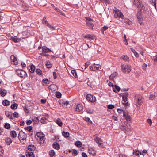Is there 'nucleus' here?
<instances>
[{
	"label": "nucleus",
	"mask_w": 157,
	"mask_h": 157,
	"mask_svg": "<svg viewBox=\"0 0 157 157\" xmlns=\"http://www.w3.org/2000/svg\"><path fill=\"white\" fill-rule=\"evenodd\" d=\"M35 138L36 139L38 142L40 144H42L44 143L45 138V135L41 132H38L36 133Z\"/></svg>",
	"instance_id": "obj_1"
},
{
	"label": "nucleus",
	"mask_w": 157,
	"mask_h": 157,
	"mask_svg": "<svg viewBox=\"0 0 157 157\" xmlns=\"http://www.w3.org/2000/svg\"><path fill=\"white\" fill-rule=\"evenodd\" d=\"M121 67L123 72L124 73H128L131 71V66L127 64L121 65Z\"/></svg>",
	"instance_id": "obj_2"
},
{
	"label": "nucleus",
	"mask_w": 157,
	"mask_h": 157,
	"mask_svg": "<svg viewBox=\"0 0 157 157\" xmlns=\"http://www.w3.org/2000/svg\"><path fill=\"white\" fill-rule=\"evenodd\" d=\"M18 138L21 142L24 144H25V142H22L21 140H25L27 138V135L24 132L21 130L19 132L18 135Z\"/></svg>",
	"instance_id": "obj_3"
},
{
	"label": "nucleus",
	"mask_w": 157,
	"mask_h": 157,
	"mask_svg": "<svg viewBox=\"0 0 157 157\" xmlns=\"http://www.w3.org/2000/svg\"><path fill=\"white\" fill-rule=\"evenodd\" d=\"M17 75L21 78H25L27 76V74L23 70L17 69L16 71Z\"/></svg>",
	"instance_id": "obj_4"
},
{
	"label": "nucleus",
	"mask_w": 157,
	"mask_h": 157,
	"mask_svg": "<svg viewBox=\"0 0 157 157\" xmlns=\"http://www.w3.org/2000/svg\"><path fill=\"white\" fill-rule=\"evenodd\" d=\"M133 4L139 9L145 8L144 5L142 3V2L140 0H134Z\"/></svg>",
	"instance_id": "obj_5"
},
{
	"label": "nucleus",
	"mask_w": 157,
	"mask_h": 157,
	"mask_svg": "<svg viewBox=\"0 0 157 157\" xmlns=\"http://www.w3.org/2000/svg\"><path fill=\"white\" fill-rule=\"evenodd\" d=\"M144 8L139 9L138 11L137 14V18L138 21H140L142 19V13L144 12Z\"/></svg>",
	"instance_id": "obj_6"
},
{
	"label": "nucleus",
	"mask_w": 157,
	"mask_h": 157,
	"mask_svg": "<svg viewBox=\"0 0 157 157\" xmlns=\"http://www.w3.org/2000/svg\"><path fill=\"white\" fill-rule=\"evenodd\" d=\"M135 100L137 102L139 105H140L143 101V98L140 95H138L137 94H135Z\"/></svg>",
	"instance_id": "obj_7"
},
{
	"label": "nucleus",
	"mask_w": 157,
	"mask_h": 157,
	"mask_svg": "<svg viewBox=\"0 0 157 157\" xmlns=\"http://www.w3.org/2000/svg\"><path fill=\"white\" fill-rule=\"evenodd\" d=\"M114 16L115 18H123L124 15L122 12H120L119 10L115 11L114 12Z\"/></svg>",
	"instance_id": "obj_8"
},
{
	"label": "nucleus",
	"mask_w": 157,
	"mask_h": 157,
	"mask_svg": "<svg viewBox=\"0 0 157 157\" xmlns=\"http://www.w3.org/2000/svg\"><path fill=\"white\" fill-rule=\"evenodd\" d=\"M86 99L91 102H94L96 101V98L95 96L90 94H87L86 96Z\"/></svg>",
	"instance_id": "obj_9"
},
{
	"label": "nucleus",
	"mask_w": 157,
	"mask_h": 157,
	"mask_svg": "<svg viewBox=\"0 0 157 157\" xmlns=\"http://www.w3.org/2000/svg\"><path fill=\"white\" fill-rule=\"evenodd\" d=\"M95 141L98 144V145L99 146H101L103 148L105 147L102 144V141L101 138L98 137H96Z\"/></svg>",
	"instance_id": "obj_10"
},
{
	"label": "nucleus",
	"mask_w": 157,
	"mask_h": 157,
	"mask_svg": "<svg viewBox=\"0 0 157 157\" xmlns=\"http://www.w3.org/2000/svg\"><path fill=\"white\" fill-rule=\"evenodd\" d=\"M10 59L12 60V63L13 64L17 65L18 63L17 58L14 55H12L10 56Z\"/></svg>",
	"instance_id": "obj_11"
},
{
	"label": "nucleus",
	"mask_w": 157,
	"mask_h": 157,
	"mask_svg": "<svg viewBox=\"0 0 157 157\" xmlns=\"http://www.w3.org/2000/svg\"><path fill=\"white\" fill-rule=\"evenodd\" d=\"M52 147L53 148L57 150H59L60 149V148L59 144L56 142H54L52 144Z\"/></svg>",
	"instance_id": "obj_12"
},
{
	"label": "nucleus",
	"mask_w": 157,
	"mask_h": 157,
	"mask_svg": "<svg viewBox=\"0 0 157 157\" xmlns=\"http://www.w3.org/2000/svg\"><path fill=\"white\" fill-rule=\"evenodd\" d=\"M7 93L6 91L3 88H1L0 90V94L2 97H4L5 96Z\"/></svg>",
	"instance_id": "obj_13"
},
{
	"label": "nucleus",
	"mask_w": 157,
	"mask_h": 157,
	"mask_svg": "<svg viewBox=\"0 0 157 157\" xmlns=\"http://www.w3.org/2000/svg\"><path fill=\"white\" fill-rule=\"evenodd\" d=\"M42 51L43 52L45 53L49 52L51 51L50 49L44 46L42 47Z\"/></svg>",
	"instance_id": "obj_14"
},
{
	"label": "nucleus",
	"mask_w": 157,
	"mask_h": 157,
	"mask_svg": "<svg viewBox=\"0 0 157 157\" xmlns=\"http://www.w3.org/2000/svg\"><path fill=\"white\" fill-rule=\"evenodd\" d=\"M121 58L125 62H129V57L127 55H123L121 57Z\"/></svg>",
	"instance_id": "obj_15"
},
{
	"label": "nucleus",
	"mask_w": 157,
	"mask_h": 157,
	"mask_svg": "<svg viewBox=\"0 0 157 157\" xmlns=\"http://www.w3.org/2000/svg\"><path fill=\"white\" fill-rule=\"evenodd\" d=\"M83 107L82 105L79 104L76 106V110L78 112H80L82 110Z\"/></svg>",
	"instance_id": "obj_16"
},
{
	"label": "nucleus",
	"mask_w": 157,
	"mask_h": 157,
	"mask_svg": "<svg viewBox=\"0 0 157 157\" xmlns=\"http://www.w3.org/2000/svg\"><path fill=\"white\" fill-rule=\"evenodd\" d=\"M113 90L116 93H117V91H119L120 90V88L116 85H115L114 87H113Z\"/></svg>",
	"instance_id": "obj_17"
},
{
	"label": "nucleus",
	"mask_w": 157,
	"mask_h": 157,
	"mask_svg": "<svg viewBox=\"0 0 157 157\" xmlns=\"http://www.w3.org/2000/svg\"><path fill=\"white\" fill-rule=\"evenodd\" d=\"M21 6L23 11H26L28 9V6L26 3H22L21 4Z\"/></svg>",
	"instance_id": "obj_18"
},
{
	"label": "nucleus",
	"mask_w": 157,
	"mask_h": 157,
	"mask_svg": "<svg viewBox=\"0 0 157 157\" xmlns=\"http://www.w3.org/2000/svg\"><path fill=\"white\" fill-rule=\"evenodd\" d=\"M84 37L85 39H94L95 36H94V35L88 34L85 35L84 36Z\"/></svg>",
	"instance_id": "obj_19"
},
{
	"label": "nucleus",
	"mask_w": 157,
	"mask_h": 157,
	"mask_svg": "<svg viewBox=\"0 0 157 157\" xmlns=\"http://www.w3.org/2000/svg\"><path fill=\"white\" fill-rule=\"evenodd\" d=\"M88 152L90 154L92 155L93 156H95L96 154L95 151L93 148L89 149Z\"/></svg>",
	"instance_id": "obj_20"
},
{
	"label": "nucleus",
	"mask_w": 157,
	"mask_h": 157,
	"mask_svg": "<svg viewBox=\"0 0 157 157\" xmlns=\"http://www.w3.org/2000/svg\"><path fill=\"white\" fill-rule=\"evenodd\" d=\"M35 66L33 64L31 65L30 67L29 68V71L31 73H33L35 70Z\"/></svg>",
	"instance_id": "obj_21"
},
{
	"label": "nucleus",
	"mask_w": 157,
	"mask_h": 157,
	"mask_svg": "<svg viewBox=\"0 0 157 157\" xmlns=\"http://www.w3.org/2000/svg\"><path fill=\"white\" fill-rule=\"evenodd\" d=\"M87 26L90 29H93V27L94 26V25L91 22H86Z\"/></svg>",
	"instance_id": "obj_22"
},
{
	"label": "nucleus",
	"mask_w": 157,
	"mask_h": 157,
	"mask_svg": "<svg viewBox=\"0 0 157 157\" xmlns=\"http://www.w3.org/2000/svg\"><path fill=\"white\" fill-rule=\"evenodd\" d=\"M5 140L6 144L8 145H9L12 142V140L11 139L10 137L6 138Z\"/></svg>",
	"instance_id": "obj_23"
},
{
	"label": "nucleus",
	"mask_w": 157,
	"mask_h": 157,
	"mask_svg": "<svg viewBox=\"0 0 157 157\" xmlns=\"http://www.w3.org/2000/svg\"><path fill=\"white\" fill-rule=\"evenodd\" d=\"M26 155L27 157H34V156L33 153L31 151L27 152Z\"/></svg>",
	"instance_id": "obj_24"
},
{
	"label": "nucleus",
	"mask_w": 157,
	"mask_h": 157,
	"mask_svg": "<svg viewBox=\"0 0 157 157\" xmlns=\"http://www.w3.org/2000/svg\"><path fill=\"white\" fill-rule=\"evenodd\" d=\"M32 121L35 124H38L39 122V120L37 117H32Z\"/></svg>",
	"instance_id": "obj_25"
},
{
	"label": "nucleus",
	"mask_w": 157,
	"mask_h": 157,
	"mask_svg": "<svg viewBox=\"0 0 157 157\" xmlns=\"http://www.w3.org/2000/svg\"><path fill=\"white\" fill-rule=\"evenodd\" d=\"M24 129L25 130H27L29 132H33V127L31 126H29L26 127H25Z\"/></svg>",
	"instance_id": "obj_26"
},
{
	"label": "nucleus",
	"mask_w": 157,
	"mask_h": 157,
	"mask_svg": "<svg viewBox=\"0 0 157 157\" xmlns=\"http://www.w3.org/2000/svg\"><path fill=\"white\" fill-rule=\"evenodd\" d=\"M36 149L35 147L33 145H29L28 147V149L31 151H34Z\"/></svg>",
	"instance_id": "obj_27"
},
{
	"label": "nucleus",
	"mask_w": 157,
	"mask_h": 157,
	"mask_svg": "<svg viewBox=\"0 0 157 157\" xmlns=\"http://www.w3.org/2000/svg\"><path fill=\"white\" fill-rule=\"evenodd\" d=\"M5 114L10 119H13V117L12 115V114L10 115V112H9L7 111H5Z\"/></svg>",
	"instance_id": "obj_28"
},
{
	"label": "nucleus",
	"mask_w": 157,
	"mask_h": 157,
	"mask_svg": "<svg viewBox=\"0 0 157 157\" xmlns=\"http://www.w3.org/2000/svg\"><path fill=\"white\" fill-rule=\"evenodd\" d=\"M11 136L13 138L16 137L17 136V134L16 131L14 130L11 131L10 132Z\"/></svg>",
	"instance_id": "obj_29"
},
{
	"label": "nucleus",
	"mask_w": 157,
	"mask_h": 157,
	"mask_svg": "<svg viewBox=\"0 0 157 157\" xmlns=\"http://www.w3.org/2000/svg\"><path fill=\"white\" fill-rule=\"evenodd\" d=\"M56 122L59 126L61 127L62 125V122L60 118L57 119Z\"/></svg>",
	"instance_id": "obj_30"
},
{
	"label": "nucleus",
	"mask_w": 157,
	"mask_h": 157,
	"mask_svg": "<svg viewBox=\"0 0 157 157\" xmlns=\"http://www.w3.org/2000/svg\"><path fill=\"white\" fill-rule=\"evenodd\" d=\"M49 154L50 157H53L55 155V153L53 150H51L49 152Z\"/></svg>",
	"instance_id": "obj_31"
},
{
	"label": "nucleus",
	"mask_w": 157,
	"mask_h": 157,
	"mask_svg": "<svg viewBox=\"0 0 157 157\" xmlns=\"http://www.w3.org/2000/svg\"><path fill=\"white\" fill-rule=\"evenodd\" d=\"M133 154L135 155H141L140 152L138 150H133Z\"/></svg>",
	"instance_id": "obj_32"
},
{
	"label": "nucleus",
	"mask_w": 157,
	"mask_h": 157,
	"mask_svg": "<svg viewBox=\"0 0 157 157\" xmlns=\"http://www.w3.org/2000/svg\"><path fill=\"white\" fill-rule=\"evenodd\" d=\"M2 103L4 106H7L10 104V102L7 100H5L3 101Z\"/></svg>",
	"instance_id": "obj_33"
},
{
	"label": "nucleus",
	"mask_w": 157,
	"mask_h": 157,
	"mask_svg": "<svg viewBox=\"0 0 157 157\" xmlns=\"http://www.w3.org/2000/svg\"><path fill=\"white\" fill-rule=\"evenodd\" d=\"M86 112L89 114H93L94 112V110L93 109H87L86 110Z\"/></svg>",
	"instance_id": "obj_34"
},
{
	"label": "nucleus",
	"mask_w": 157,
	"mask_h": 157,
	"mask_svg": "<svg viewBox=\"0 0 157 157\" xmlns=\"http://www.w3.org/2000/svg\"><path fill=\"white\" fill-rule=\"evenodd\" d=\"M62 134L66 138L68 137L69 136V133L67 132L63 131L62 132Z\"/></svg>",
	"instance_id": "obj_35"
},
{
	"label": "nucleus",
	"mask_w": 157,
	"mask_h": 157,
	"mask_svg": "<svg viewBox=\"0 0 157 157\" xmlns=\"http://www.w3.org/2000/svg\"><path fill=\"white\" fill-rule=\"evenodd\" d=\"M42 23L44 24L46 26V25H48V24H49V23H48V22L47 21V20H46V17H44L43 18V20H42Z\"/></svg>",
	"instance_id": "obj_36"
},
{
	"label": "nucleus",
	"mask_w": 157,
	"mask_h": 157,
	"mask_svg": "<svg viewBox=\"0 0 157 157\" xmlns=\"http://www.w3.org/2000/svg\"><path fill=\"white\" fill-rule=\"evenodd\" d=\"M17 104L14 103L11 105V108L12 109H15L17 108Z\"/></svg>",
	"instance_id": "obj_37"
},
{
	"label": "nucleus",
	"mask_w": 157,
	"mask_h": 157,
	"mask_svg": "<svg viewBox=\"0 0 157 157\" xmlns=\"http://www.w3.org/2000/svg\"><path fill=\"white\" fill-rule=\"evenodd\" d=\"M120 128L125 132H127V129H126L125 125H121L120 127Z\"/></svg>",
	"instance_id": "obj_38"
},
{
	"label": "nucleus",
	"mask_w": 157,
	"mask_h": 157,
	"mask_svg": "<svg viewBox=\"0 0 157 157\" xmlns=\"http://www.w3.org/2000/svg\"><path fill=\"white\" fill-rule=\"evenodd\" d=\"M75 145L78 147H81L82 145V143L79 141H77L75 143Z\"/></svg>",
	"instance_id": "obj_39"
},
{
	"label": "nucleus",
	"mask_w": 157,
	"mask_h": 157,
	"mask_svg": "<svg viewBox=\"0 0 157 157\" xmlns=\"http://www.w3.org/2000/svg\"><path fill=\"white\" fill-rule=\"evenodd\" d=\"M10 125L8 123H6L5 124L4 127L7 129H9L10 128Z\"/></svg>",
	"instance_id": "obj_40"
},
{
	"label": "nucleus",
	"mask_w": 157,
	"mask_h": 157,
	"mask_svg": "<svg viewBox=\"0 0 157 157\" xmlns=\"http://www.w3.org/2000/svg\"><path fill=\"white\" fill-rule=\"evenodd\" d=\"M45 65L47 68H51L52 66V64L49 62L47 61Z\"/></svg>",
	"instance_id": "obj_41"
},
{
	"label": "nucleus",
	"mask_w": 157,
	"mask_h": 157,
	"mask_svg": "<svg viewBox=\"0 0 157 157\" xmlns=\"http://www.w3.org/2000/svg\"><path fill=\"white\" fill-rule=\"evenodd\" d=\"M61 95L62 94L59 91H57L56 93V96L58 98H60L61 97Z\"/></svg>",
	"instance_id": "obj_42"
},
{
	"label": "nucleus",
	"mask_w": 157,
	"mask_h": 157,
	"mask_svg": "<svg viewBox=\"0 0 157 157\" xmlns=\"http://www.w3.org/2000/svg\"><path fill=\"white\" fill-rule=\"evenodd\" d=\"M124 21L125 23H127L129 25H130L132 23L131 21L128 19H125L124 20Z\"/></svg>",
	"instance_id": "obj_43"
},
{
	"label": "nucleus",
	"mask_w": 157,
	"mask_h": 157,
	"mask_svg": "<svg viewBox=\"0 0 157 157\" xmlns=\"http://www.w3.org/2000/svg\"><path fill=\"white\" fill-rule=\"evenodd\" d=\"M125 127H126V129H127V131H129L131 130V126L129 124H128L127 123V124L126 125H125Z\"/></svg>",
	"instance_id": "obj_44"
},
{
	"label": "nucleus",
	"mask_w": 157,
	"mask_h": 157,
	"mask_svg": "<svg viewBox=\"0 0 157 157\" xmlns=\"http://www.w3.org/2000/svg\"><path fill=\"white\" fill-rule=\"evenodd\" d=\"M71 152L72 153L74 154V156H75L77 155L78 153V151L75 149H73L72 150Z\"/></svg>",
	"instance_id": "obj_45"
},
{
	"label": "nucleus",
	"mask_w": 157,
	"mask_h": 157,
	"mask_svg": "<svg viewBox=\"0 0 157 157\" xmlns=\"http://www.w3.org/2000/svg\"><path fill=\"white\" fill-rule=\"evenodd\" d=\"M13 40V41L15 43L18 42L20 40V39L17 38L16 36H14Z\"/></svg>",
	"instance_id": "obj_46"
},
{
	"label": "nucleus",
	"mask_w": 157,
	"mask_h": 157,
	"mask_svg": "<svg viewBox=\"0 0 157 157\" xmlns=\"http://www.w3.org/2000/svg\"><path fill=\"white\" fill-rule=\"evenodd\" d=\"M84 119L86 121L89 122L90 124H91L92 123V121L88 117H85L84 118Z\"/></svg>",
	"instance_id": "obj_47"
},
{
	"label": "nucleus",
	"mask_w": 157,
	"mask_h": 157,
	"mask_svg": "<svg viewBox=\"0 0 157 157\" xmlns=\"http://www.w3.org/2000/svg\"><path fill=\"white\" fill-rule=\"evenodd\" d=\"M108 28V27L107 26H104V27H102L101 28V30L102 32V33L104 34V31L106 30H107Z\"/></svg>",
	"instance_id": "obj_48"
},
{
	"label": "nucleus",
	"mask_w": 157,
	"mask_h": 157,
	"mask_svg": "<svg viewBox=\"0 0 157 157\" xmlns=\"http://www.w3.org/2000/svg\"><path fill=\"white\" fill-rule=\"evenodd\" d=\"M71 72L73 75V76H74L75 78L77 77V74L76 71L75 70H72Z\"/></svg>",
	"instance_id": "obj_49"
},
{
	"label": "nucleus",
	"mask_w": 157,
	"mask_h": 157,
	"mask_svg": "<svg viewBox=\"0 0 157 157\" xmlns=\"http://www.w3.org/2000/svg\"><path fill=\"white\" fill-rule=\"evenodd\" d=\"M36 72L38 75H40L42 74V72L40 69H36Z\"/></svg>",
	"instance_id": "obj_50"
},
{
	"label": "nucleus",
	"mask_w": 157,
	"mask_h": 157,
	"mask_svg": "<svg viewBox=\"0 0 157 157\" xmlns=\"http://www.w3.org/2000/svg\"><path fill=\"white\" fill-rule=\"evenodd\" d=\"M150 2L152 5H153L155 7H156V0H151Z\"/></svg>",
	"instance_id": "obj_51"
},
{
	"label": "nucleus",
	"mask_w": 157,
	"mask_h": 157,
	"mask_svg": "<svg viewBox=\"0 0 157 157\" xmlns=\"http://www.w3.org/2000/svg\"><path fill=\"white\" fill-rule=\"evenodd\" d=\"M125 119H126L127 121L129 122V123L131 122V118L130 116L129 115L127 117H125Z\"/></svg>",
	"instance_id": "obj_52"
},
{
	"label": "nucleus",
	"mask_w": 157,
	"mask_h": 157,
	"mask_svg": "<svg viewBox=\"0 0 157 157\" xmlns=\"http://www.w3.org/2000/svg\"><path fill=\"white\" fill-rule=\"evenodd\" d=\"M123 116L124 117H126L129 116L128 114V112H125L124 110H123Z\"/></svg>",
	"instance_id": "obj_53"
},
{
	"label": "nucleus",
	"mask_w": 157,
	"mask_h": 157,
	"mask_svg": "<svg viewBox=\"0 0 157 157\" xmlns=\"http://www.w3.org/2000/svg\"><path fill=\"white\" fill-rule=\"evenodd\" d=\"M155 97V95L154 94H152L149 95V99L150 100H152Z\"/></svg>",
	"instance_id": "obj_54"
},
{
	"label": "nucleus",
	"mask_w": 157,
	"mask_h": 157,
	"mask_svg": "<svg viewBox=\"0 0 157 157\" xmlns=\"http://www.w3.org/2000/svg\"><path fill=\"white\" fill-rule=\"evenodd\" d=\"M46 118L45 117H42L40 120V122L42 124H45L46 122Z\"/></svg>",
	"instance_id": "obj_55"
},
{
	"label": "nucleus",
	"mask_w": 157,
	"mask_h": 157,
	"mask_svg": "<svg viewBox=\"0 0 157 157\" xmlns=\"http://www.w3.org/2000/svg\"><path fill=\"white\" fill-rule=\"evenodd\" d=\"M107 108L108 109H112L113 108H114V106L112 104L109 105H108Z\"/></svg>",
	"instance_id": "obj_56"
},
{
	"label": "nucleus",
	"mask_w": 157,
	"mask_h": 157,
	"mask_svg": "<svg viewBox=\"0 0 157 157\" xmlns=\"http://www.w3.org/2000/svg\"><path fill=\"white\" fill-rule=\"evenodd\" d=\"M46 26L48 27L49 28L51 29L52 30H54L55 29L54 27H53L52 26H51L49 23L48 24V25H46Z\"/></svg>",
	"instance_id": "obj_57"
},
{
	"label": "nucleus",
	"mask_w": 157,
	"mask_h": 157,
	"mask_svg": "<svg viewBox=\"0 0 157 157\" xmlns=\"http://www.w3.org/2000/svg\"><path fill=\"white\" fill-rule=\"evenodd\" d=\"M43 82L44 83H46V84H48L49 83V82L48 79L47 78H44L43 79Z\"/></svg>",
	"instance_id": "obj_58"
},
{
	"label": "nucleus",
	"mask_w": 157,
	"mask_h": 157,
	"mask_svg": "<svg viewBox=\"0 0 157 157\" xmlns=\"http://www.w3.org/2000/svg\"><path fill=\"white\" fill-rule=\"evenodd\" d=\"M14 117L16 118L18 117L19 116V114L17 112H15L13 113Z\"/></svg>",
	"instance_id": "obj_59"
},
{
	"label": "nucleus",
	"mask_w": 157,
	"mask_h": 157,
	"mask_svg": "<svg viewBox=\"0 0 157 157\" xmlns=\"http://www.w3.org/2000/svg\"><path fill=\"white\" fill-rule=\"evenodd\" d=\"M94 71H95L99 69V65H97L96 66L93 65Z\"/></svg>",
	"instance_id": "obj_60"
},
{
	"label": "nucleus",
	"mask_w": 157,
	"mask_h": 157,
	"mask_svg": "<svg viewBox=\"0 0 157 157\" xmlns=\"http://www.w3.org/2000/svg\"><path fill=\"white\" fill-rule=\"evenodd\" d=\"M117 75V72L113 73L111 75L113 78L115 77Z\"/></svg>",
	"instance_id": "obj_61"
},
{
	"label": "nucleus",
	"mask_w": 157,
	"mask_h": 157,
	"mask_svg": "<svg viewBox=\"0 0 157 157\" xmlns=\"http://www.w3.org/2000/svg\"><path fill=\"white\" fill-rule=\"evenodd\" d=\"M129 94L128 92H126L124 93L123 94L122 96L127 98Z\"/></svg>",
	"instance_id": "obj_62"
},
{
	"label": "nucleus",
	"mask_w": 157,
	"mask_h": 157,
	"mask_svg": "<svg viewBox=\"0 0 157 157\" xmlns=\"http://www.w3.org/2000/svg\"><path fill=\"white\" fill-rule=\"evenodd\" d=\"M93 20L90 17L86 18V22H89L92 21Z\"/></svg>",
	"instance_id": "obj_63"
},
{
	"label": "nucleus",
	"mask_w": 157,
	"mask_h": 157,
	"mask_svg": "<svg viewBox=\"0 0 157 157\" xmlns=\"http://www.w3.org/2000/svg\"><path fill=\"white\" fill-rule=\"evenodd\" d=\"M152 59L155 62H157V55H156L155 56L153 57Z\"/></svg>",
	"instance_id": "obj_64"
}]
</instances>
